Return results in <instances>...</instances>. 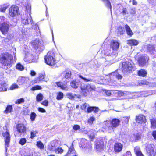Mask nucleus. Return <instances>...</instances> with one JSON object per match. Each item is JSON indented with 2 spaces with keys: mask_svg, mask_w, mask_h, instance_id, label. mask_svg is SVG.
Instances as JSON below:
<instances>
[{
  "mask_svg": "<svg viewBox=\"0 0 156 156\" xmlns=\"http://www.w3.org/2000/svg\"><path fill=\"white\" fill-rule=\"evenodd\" d=\"M48 149L51 151H54L55 149V144L54 141L51 142L50 144L48 145Z\"/></svg>",
  "mask_w": 156,
  "mask_h": 156,
  "instance_id": "obj_24",
  "label": "nucleus"
},
{
  "mask_svg": "<svg viewBox=\"0 0 156 156\" xmlns=\"http://www.w3.org/2000/svg\"><path fill=\"white\" fill-rule=\"evenodd\" d=\"M95 120V118L93 117H90L88 121L89 123L91 124L93 123L94 121Z\"/></svg>",
  "mask_w": 156,
  "mask_h": 156,
  "instance_id": "obj_59",
  "label": "nucleus"
},
{
  "mask_svg": "<svg viewBox=\"0 0 156 156\" xmlns=\"http://www.w3.org/2000/svg\"><path fill=\"white\" fill-rule=\"evenodd\" d=\"M66 96L67 98H69L70 99H73L75 98L77 95L75 94H73L72 93H68L66 94Z\"/></svg>",
  "mask_w": 156,
  "mask_h": 156,
  "instance_id": "obj_28",
  "label": "nucleus"
},
{
  "mask_svg": "<svg viewBox=\"0 0 156 156\" xmlns=\"http://www.w3.org/2000/svg\"><path fill=\"white\" fill-rule=\"evenodd\" d=\"M71 75V72L70 71H66L65 73V77L66 78L70 77Z\"/></svg>",
  "mask_w": 156,
  "mask_h": 156,
  "instance_id": "obj_49",
  "label": "nucleus"
},
{
  "mask_svg": "<svg viewBox=\"0 0 156 156\" xmlns=\"http://www.w3.org/2000/svg\"><path fill=\"white\" fill-rule=\"evenodd\" d=\"M152 92L151 91H143L142 92V93L143 94H145L144 95V96L147 97L149 95H151L153 94Z\"/></svg>",
  "mask_w": 156,
  "mask_h": 156,
  "instance_id": "obj_45",
  "label": "nucleus"
},
{
  "mask_svg": "<svg viewBox=\"0 0 156 156\" xmlns=\"http://www.w3.org/2000/svg\"><path fill=\"white\" fill-rule=\"evenodd\" d=\"M36 145L38 148L41 149H43L44 148V144L41 141L37 142Z\"/></svg>",
  "mask_w": 156,
  "mask_h": 156,
  "instance_id": "obj_41",
  "label": "nucleus"
},
{
  "mask_svg": "<svg viewBox=\"0 0 156 156\" xmlns=\"http://www.w3.org/2000/svg\"><path fill=\"white\" fill-rule=\"evenodd\" d=\"M93 111L95 113H97L99 111V108L98 107H93Z\"/></svg>",
  "mask_w": 156,
  "mask_h": 156,
  "instance_id": "obj_62",
  "label": "nucleus"
},
{
  "mask_svg": "<svg viewBox=\"0 0 156 156\" xmlns=\"http://www.w3.org/2000/svg\"><path fill=\"white\" fill-rule=\"evenodd\" d=\"M70 85L71 86L74 88L76 89L79 86V83L78 82H76V81H73L70 83Z\"/></svg>",
  "mask_w": 156,
  "mask_h": 156,
  "instance_id": "obj_33",
  "label": "nucleus"
},
{
  "mask_svg": "<svg viewBox=\"0 0 156 156\" xmlns=\"http://www.w3.org/2000/svg\"><path fill=\"white\" fill-rule=\"evenodd\" d=\"M6 19L3 16H0V23L3 22H5L6 21Z\"/></svg>",
  "mask_w": 156,
  "mask_h": 156,
  "instance_id": "obj_60",
  "label": "nucleus"
},
{
  "mask_svg": "<svg viewBox=\"0 0 156 156\" xmlns=\"http://www.w3.org/2000/svg\"><path fill=\"white\" fill-rule=\"evenodd\" d=\"M16 69L20 71H22L24 69V66L20 63H18L16 66Z\"/></svg>",
  "mask_w": 156,
  "mask_h": 156,
  "instance_id": "obj_43",
  "label": "nucleus"
},
{
  "mask_svg": "<svg viewBox=\"0 0 156 156\" xmlns=\"http://www.w3.org/2000/svg\"><path fill=\"white\" fill-rule=\"evenodd\" d=\"M45 77L44 73H41L39 74V77H38V80H42L44 79Z\"/></svg>",
  "mask_w": 156,
  "mask_h": 156,
  "instance_id": "obj_53",
  "label": "nucleus"
},
{
  "mask_svg": "<svg viewBox=\"0 0 156 156\" xmlns=\"http://www.w3.org/2000/svg\"><path fill=\"white\" fill-rule=\"evenodd\" d=\"M112 92H114V91L113 90H106L105 91V93L107 95L109 96L112 94Z\"/></svg>",
  "mask_w": 156,
  "mask_h": 156,
  "instance_id": "obj_58",
  "label": "nucleus"
},
{
  "mask_svg": "<svg viewBox=\"0 0 156 156\" xmlns=\"http://www.w3.org/2000/svg\"><path fill=\"white\" fill-rule=\"evenodd\" d=\"M104 124L105 126L106 129L114 131V128H113L111 121H105Z\"/></svg>",
  "mask_w": 156,
  "mask_h": 156,
  "instance_id": "obj_17",
  "label": "nucleus"
},
{
  "mask_svg": "<svg viewBox=\"0 0 156 156\" xmlns=\"http://www.w3.org/2000/svg\"><path fill=\"white\" fill-rule=\"evenodd\" d=\"M146 147L147 154L149 156H154L156 154V149L154 145L148 144Z\"/></svg>",
  "mask_w": 156,
  "mask_h": 156,
  "instance_id": "obj_6",
  "label": "nucleus"
},
{
  "mask_svg": "<svg viewBox=\"0 0 156 156\" xmlns=\"http://www.w3.org/2000/svg\"><path fill=\"white\" fill-rule=\"evenodd\" d=\"M103 147V142L102 141L96 143V149L100 151L102 149Z\"/></svg>",
  "mask_w": 156,
  "mask_h": 156,
  "instance_id": "obj_26",
  "label": "nucleus"
},
{
  "mask_svg": "<svg viewBox=\"0 0 156 156\" xmlns=\"http://www.w3.org/2000/svg\"><path fill=\"white\" fill-rule=\"evenodd\" d=\"M104 2L105 5L108 8H110L112 13L111 5L109 0H101Z\"/></svg>",
  "mask_w": 156,
  "mask_h": 156,
  "instance_id": "obj_25",
  "label": "nucleus"
},
{
  "mask_svg": "<svg viewBox=\"0 0 156 156\" xmlns=\"http://www.w3.org/2000/svg\"><path fill=\"white\" fill-rule=\"evenodd\" d=\"M134 151L137 156H144L139 147H136L134 148Z\"/></svg>",
  "mask_w": 156,
  "mask_h": 156,
  "instance_id": "obj_22",
  "label": "nucleus"
},
{
  "mask_svg": "<svg viewBox=\"0 0 156 156\" xmlns=\"http://www.w3.org/2000/svg\"><path fill=\"white\" fill-rule=\"evenodd\" d=\"M26 58H24V60L25 61H28L30 62H33L32 61V55L31 54L27 53V55L26 54Z\"/></svg>",
  "mask_w": 156,
  "mask_h": 156,
  "instance_id": "obj_27",
  "label": "nucleus"
},
{
  "mask_svg": "<svg viewBox=\"0 0 156 156\" xmlns=\"http://www.w3.org/2000/svg\"><path fill=\"white\" fill-rule=\"evenodd\" d=\"M110 45L112 49V55H113L114 57H116L118 54L117 51L119 47V43L115 40H113L111 41Z\"/></svg>",
  "mask_w": 156,
  "mask_h": 156,
  "instance_id": "obj_7",
  "label": "nucleus"
},
{
  "mask_svg": "<svg viewBox=\"0 0 156 156\" xmlns=\"http://www.w3.org/2000/svg\"><path fill=\"white\" fill-rule=\"evenodd\" d=\"M136 69L134 64L132 62L126 61L122 63V69L124 73H130Z\"/></svg>",
  "mask_w": 156,
  "mask_h": 156,
  "instance_id": "obj_2",
  "label": "nucleus"
},
{
  "mask_svg": "<svg viewBox=\"0 0 156 156\" xmlns=\"http://www.w3.org/2000/svg\"><path fill=\"white\" fill-rule=\"evenodd\" d=\"M22 34L23 37L24 38H26L28 36L27 31L23 29L22 30Z\"/></svg>",
  "mask_w": 156,
  "mask_h": 156,
  "instance_id": "obj_46",
  "label": "nucleus"
},
{
  "mask_svg": "<svg viewBox=\"0 0 156 156\" xmlns=\"http://www.w3.org/2000/svg\"><path fill=\"white\" fill-rule=\"evenodd\" d=\"M32 45L35 51L37 53L40 52L44 49V47L42 42L38 39H36L33 41L32 42Z\"/></svg>",
  "mask_w": 156,
  "mask_h": 156,
  "instance_id": "obj_3",
  "label": "nucleus"
},
{
  "mask_svg": "<svg viewBox=\"0 0 156 156\" xmlns=\"http://www.w3.org/2000/svg\"><path fill=\"white\" fill-rule=\"evenodd\" d=\"M136 10L135 8H132L130 11V13L131 14L134 15L136 13Z\"/></svg>",
  "mask_w": 156,
  "mask_h": 156,
  "instance_id": "obj_61",
  "label": "nucleus"
},
{
  "mask_svg": "<svg viewBox=\"0 0 156 156\" xmlns=\"http://www.w3.org/2000/svg\"><path fill=\"white\" fill-rule=\"evenodd\" d=\"M0 61L4 65L10 67L13 62L12 55L7 52L2 53L0 56Z\"/></svg>",
  "mask_w": 156,
  "mask_h": 156,
  "instance_id": "obj_1",
  "label": "nucleus"
},
{
  "mask_svg": "<svg viewBox=\"0 0 156 156\" xmlns=\"http://www.w3.org/2000/svg\"><path fill=\"white\" fill-rule=\"evenodd\" d=\"M81 88L82 90H86L87 91H91L94 89L93 87L89 85H87L86 86H81Z\"/></svg>",
  "mask_w": 156,
  "mask_h": 156,
  "instance_id": "obj_19",
  "label": "nucleus"
},
{
  "mask_svg": "<svg viewBox=\"0 0 156 156\" xmlns=\"http://www.w3.org/2000/svg\"><path fill=\"white\" fill-rule=\"evenodd\" d=\"M36 115L34 112H32L30 115V118L32 121L34 120Z\"/></svg>",
  "mask_w": 156,
  "mask_h": 156,
  "instance_id": "obj_54",
  "label": "nucleus"
},
{
  "mask_svg": "<svg viewBox=\"0 0 156 156\" xmlns=\"http://www.w3.org/2000/svg\"><path fill=\"white\" fill-rule=\"evenodd\" d=\"M25 100L23 98H22L18 99L15 102V103L17 104H19L24 102Z\"/></svg>",
  "mask_w": 156,
  "mask_h": 156,
  "instance_id": "obj_50",
  "label": "nucleus"
},
{
  "mask_svg": "<svg viewBox=\"0 0 156 156\" xmlns=\"http://www.w3.org/2000/svg\"><path fill=\"white\" fill-rule=\"evenodd\" d=\"M54 151L56 153L61 154L63 152L64 150L61 148L58 147L55 148Z\"/></svg>",
  "mask_w": 156,
  "mask_h": 156,
  "instance_id": "obj_44",
  "label": "nucleus"
},
{
  "mask_svg": "<svg viewBox=\"0 0 156 156\" xmlns=\"http://www.w3.org/2000/svg\"><path fill=\"white\" fill-rule=\"evenodd\" d=\"M127 43L131 45H136L138 44V42L136 40L132 39L128 41Z\"/></svg>",
  "mask_w": 156,
  "mask_h": 156,
  "instance_id": "obj_23",
  "label": "nucleus"
},
{
  "mask_svg": "<svg viewBox=\"0 0 156 156\" xmlns=\"http://www.w3.org/2000/svg\"><path fill=\"white\" fill-rule=\"evenodd\" d=\"M10 26L6 22H3L0 23V30L4 35L7 34L9 30Z\"/></svg>",
  "mask_w": 156,
  "mask_h": 156,
  "instance_id": "obj_9",
  "label": "nucleus"
},
{
  "mask_svg": "<svg viewBox=\"0 0 156 156\" xmlns=\"http://www.w3.org/2000/svg\"><path fill=\"white\" fill-rule=\"evenodd\" d=\"M93 108V107L90 106L89 105L87 110V112L88 113L91 112L94 110Z\"/></svg>",
  "mask_w": 156,
  "mask_h": 156,
  "instance_id": "obj_57",
  "label": "nucleus"
},
{
  "mask_svg": "<svg viewBox=\"0 0 156 156\" xmlns=\"http://www.w3.org/2000/svg\"><path fill=\"white\" fill-rule=\"evenodd\" d=\"M73 129L74 130H76L80 129V127L79 125H76L73 126Z\"/></svg>",
  "mask_w": 156,
  "mask_h": 156,
  "instance_id": "obj_64",
  "label": "nucleus"
},
{
  "mask_svg": "<svg viewBox=\"0 0 156 156\" xmlns=\"http://www.w3.org/2000/svg\"><path fill=\"white\" fill-rule=\"evenodd\" d=\"M63 97V94L61 92H58L57 94L56 99L58 100H61L62 99Z\"/></svg>",
  "mask_w": 156,
  "mask_h": 156,
  "instance_id": "obj_36",
  "label": "nucleus"
},
{
  "mask_svg": "<svg viewBox=\"0 0 156 156\" xmlns=\"http://www.w3.org/2000/svg\"><path fill=\"white\" fill-rule=\"evenodd\" d=\"M26 138H23L20 139L19 143L21 145H24L26 142Z\"/></svg>",
  "mask_w": 156,
  "mask_h": 156,
  "instance_id": "obj_52",
  "label": "nucleus"
},
{
  "mask_svg": "<svg viewBox=\"0 0 156 156\" xmlns=\"http://www.w3.org/2000/svg\"><path fill=\"white\" fill-rule=\"evenodd\" d=\"M111 121L113 128L117 127L120 122V120L117 119H113Z\"/></svg>",
  "mask_w": 156,
  "mask_h": 156,
  "instance_id": "obj_18",
  "label": "nucleus"
},
{
  "mask_svg": "<svg viewBox=\"0 0 156 156\" xmlns=\"http://www.w3.org/2000/svg\"><path fill=\"white\" fill-rule=\"evenodd\" d=\"M147 74V73L146 71L144 69L140 70L138 72V74L139 76L143 77L146 76Z\"/></svg>",
  "mask_w": 156,
  "mask_h": 156,
  "instance_id": "obj_32",
  "label": "nucleus"
},
{
  "mask_svg": "<svg viewBox=\"0 0 156 156\" xmlns=\"http://www.w3.org/2000/svg\"><path fill=\"white\" fill-rule=\"evenodd\" d=\"M41 89V87L38 85L36 86L32 87V90H35L38 89Z\"/></svg>",
  "mask_w": 156,
  "mask_h": 156,
  "instance_id": "obj_63",
  "label": "nucleus"
},
{
  "mask_svg": "<svg viewBox=\"0 0 156 156\" xmlns=\"http://www.w3.org/2000/svg\"><path fill=\"white\" fill-rule=\"evenodd\" d=\"M79 77L81 78L80 80L82 82H91L92 81V80L91 79H87L85 77H83L81 75H79Z\"/></svg>",
  "mask_w": 156,
  "mask_h": 156,
  "instance_id": "obj_31",
  "label": "nucleus"
},
{
  "mask_svg": "<svg viewBox=\"0 0 156 156\" xmlns=\"http://www.w3.org/2000/svg\"><path fill=\"white\" fill-rule=\"evenodd\" d=\"M17 131L19 133L22 134L26 132V128L24 124H19L16 126Z\"/></svg>",
  "mask_w": 156,
  "mask_h": 156,
  "instance_id": "obj_12",
  "label": "nucleus"
},
{
  "mask_svg": "<svg viewBox=\"0 0 156 156\" xmlns=\"http://www.w3.org/2000/svg\"><path fill=\"white\" fill-rule=\"evenodd\" d=\"M135 140H138L141 139L140 135L139 134H136L134 135Z\"/></svg>",
  "mask_w": 156,
  "mask_h": 156,
  "instance_id": "obj_56",
  "label": "nucleus"
},
{
  "mask_svg": "<svg viewBox=\"0 0 156 156\" xmlns=\"http://www.w3.org/2000/svg\"><path fill=\"white\" fill-rule=\"evenodd\" d=\"M7 85L6 83L2 82L0 84V92L5 91L7 90Z\"/></svg>",
  "mask_w": 156,
  "mask_h": 156,
  "instance_id": "obj_21",
  "label": "nucleus"
},
{
  "mask_svg": "<svg viewBox=\"0 0 156 156\" xmlns=\"http://www.w3.org/2000/svg\"><path fill=\"white\" fill-rule=\"evenodd\" d=\"M125 28L126 30V33L128 35L131 37L133 34V33L129 26L126 24L125 26Z\"/></svg>",
  "mask_w": 156,
  "mask_h": 156,
  "instance_id": "obj_20",
  "label": "nucleus"
},
{
  "mask_svg": "<svg viewBox=\"0 0 156 156\" xmlns=\"http://www.w3.org/2000/svg\"><path fill=\"white\" fill-rule=\"evenodd\" d=\"M43 95L41 93L38 94L36 97V101L38 102H40L43 99Z\"/></svg>",
  "mask_w": 156,
  "mask_h": 156,
  "instance_id": "obj_40",
  "label": "nucleus"
},
{
  "mask_svg": "<svg viewBox=\"0 0 156 156\" xmlns=\"http://www.w3.org/2000/svg\"><path fill=\"white\" fill-rule=\"evenodd\" d=\"M19 88L18 85L16 84H12L10 87L11 90H13L15 89H17Z\"/></svg>",
  "mask_w": 156,
  "mask_h": 156,
  "instance_id": "obj_55",
  "label": "nucleus"
},
{
  "mask_svg": "<svg viewBox=\"0 0 156 156\" xmlns=\"http://www.w3.org/2000/svg\"><path fill=\"white\" fill-rule=\"evenodd\" d=\"M114 93H115V95L119 96H122L124 94L123 92L121 91H119L118 90H115Z\"/></svg>",
  "mask_w": 156,
  "mask_h": 156,
  "instance_id": "obj_42",
  "label": "nucleus"
},
{
  "mask_svg": "<svg viewBox=\"0 0 156 156\" xmlns=\"http://www.w3.org/2000/svg\"><path fill=\"white\" fill-rule=\"evenodd\" d=\"M9 14L12 17L18 15L19 13V10L18 6L12 5L9 9Z\"/></svg>",
  "mask_w": 156,
  "mask_h": 156,
  "instance_id": "obj_10",
  "label": "nucleus"
},
{
  "mask_svg": "<svg viewBox=\"0 0 156 156\" xmlns=\"http://www.w3.org/2000/svg\"><path fill=\"white\" fill-rule=\"evenodd\" d=\"M154 48L151 45H149L147 46V51L151 53V54H152L153 53H154Z\"/></svg>",
  "mask_w": 156,
  "mask_h": 156,
  "instance_id": "obj_29",
  "label": "nucleus"
},
{
  "mask_svg": "<svg viewBox=\"0 0 156 156\" xmlns=\"http://www.w3.org/2000/svg\"><path fill=\"white\" fill-rule=\"evenodd\" d=\"M4 128L6 129V130L5 131H3V136L4 137L5 141V147L6 150H7V147H9V145L10 140V134L7 130V127L5 126Z\"/></svg>",
  "mask_w": 156,
  "mask_h": 156,
  "instance_id": "obj_8",
  "label": "nucleus"
},
{
  "mask_svg": "<svg viewBox=\"0 0 156 156\" xmlns=\"http://www.w3.org/2000/svg\"><path fill=\"white\" fill-rule=\"evenodd\" d=\"M22 23L23 24L25 25L30 24L32 27L34 25L30 14H25L23 16L22 18Z\"/></svg>",
  "mask_w": 156,
  "mask_h": 156,
  "instance_id": "obj_5",
  "label": "nucleus"
},
{
  "mask_svg": "<svg viewBox=\"0 0 156 156\" xmlns=\"http://www.w3.org/2000/svg\"><path fill=\"white\" fill-rule=\"evenodd\" d=\"M94 131L93 129L90 130L89 132H87L88 134H89L90 133H92L90 134L89 135L90 138L91 139V140L92 141L95 138V135H94Z\"/></svg>",
  "mask_w": 156,
  "mask_h": 156,
  "instance_id": "obj_34",
  "label": "nucleus"
},
{
  "mask_svg": "<svg viewBox=\"0 0 156 156\" xmlns=\"http://www.w3.org/2000/svg\"><path fill=\"white\" fill-rule=\"evenodd\" d=\"M74 151V147L73 146V143L72 144V146H70L69 149V151L67 152L66 154L65 155V156H67L69 154H70L71 153L73 152V151Z\"/></svg>",
  "mask_w": 156,
  "mask_h": 156,
  "instance_id": "obj_37",
  "label": "nucleus"
},
{
  "mask_svg": "<svg viewBox=\"0 0 156 156\" xmlns=\"http://www.w3.org/2000/svg\"><path fill=\"white\" fill-rule=\"evenodd\" d=\"M123 145L120 143H116L114 145V150L115 152H119L121 151L122 149Z\"/></svg>",
  "mask_w": 156,
  "mask_h": 156,
  "instance_id": "obj_14",
  "label": "nucleus"
},
{
  "mask_svg": "<svg viewBox=\"0 0 156 156\" xmlns=\"http://www.w3.org/2000/svg\"><path fill=\"white\" fill-rule=\"evenodd\" d=\"M38 133L37 131H32L30 133V138L33 139L34 137L36 136V135Z\"/></svg>",
  "mask_w": 156,
  "mask_h": 156,
  "instance_id": "obj_51",
  "label": "nucleus"
},
{
  "mask_svg": "<svg viewBox=\"0 0 156 156\" xmlns=\"http://www.w3.org/2000/svg\"><path fill=\"white\" fill-rule=\"evenodd\" d=\"M149 59V57L147 56H141L138 60V62L140 66H144Z\"/></svg>",
  "mask_w": 156,
  "mask_h": 156,
  "instance_id": "obj_11",
  "label": "nucleus"
},
{
  "mask_svg": "<svg viewBox=\"0 0 156 156\" xmlns=\"http://www.w3.org/2000/svg\"><path fill=\"white\" fill-rule=\"evenodd\" d=\"M89 105L88 104L85 103L84 104H83L81 105V108L82 110L85 111L86 109L87 110Z\"/></svg>",
  "mask_w": 156,
  "mask_h": 156,
  "instance_id": "obj_39",
  "label": "nucleus"
},
{
  "mask_svg": "<svg viewBox=\"0 0 156 156\" xmlns=\"http://www.w3.org/2000/svg\"><path fill=\"white\" fill-rule=\"evenodd\" d=\"M151 127L152 128H156V119H150Z\"/></svg>",
  "mask_w": 156,
  "mask_h": 156,
  "instance_id": "obj_30",
  "label": "nucleus"
},
{
  "mask_svg": "<svg viewBox=\"0 0 156 156\" xmlns=\"http://www.w3.org/2000/svg\"><path fill=\"white\" fill-rule=\"evenodd\" d=\"M8 6L7 4H4L0 6V11L4 12L7 8Z\"/></svg>",
  "mask_w": 156,
  "mask_h": 156,
  "instance_id": "obj_38",
  "label": "nucleus"
},
{
  "mask_svg": "<svg viewBox=\"0 0 156 156\" xmlns=\"http://www.w3.org/2000/svg\"><path fill=\"white\" fill-rule=\"evenodd\" d=\"M104 54L106 55L110 56L112 58V59L115 58L116 57H114L112 53V48L107 49L104 51Z\"/></svg>",
  "mask_w": 156,
  "mask_h": 156,
  "instance_id": "obj_16",
  "label": "nucleus"
},
{
  "mask_svg": "<svg viewBox=\"0 0 156 156\" xmlns=\"http://www.w3.org/2000/svg\"><path fill=\"white\" fill-rule=\"evenodd\" d=\"M26 11L27 12V14H30L31 10V6L29 5H27L26 7Z\"/></svg>",
  "mask_w": 156,
  "mask_h": 156,
  "instance_id": "obj_48",
  "label": "nucleus"
},
{
  "mask_svg": "<svg viewBox=\"0 0 156 156\" xmlns=\"http://www.w3.org/2000/svg\"><path fill=\"white\" fill-rule=\"evenodd\" d=\"M12 110V108L11 105H8L6 109V110L4 111V113L7 114L9 112H10Z\"/></svg>",
  "mask_w": 156,
  "mask_h": 156,
  "instance_id": "obj_35",
  "label": "nucleus"
},
{
  "mask_svg": "<svg viewBox=\"0 0 156 156\" xmlns=\"http://www.w3.org/2000/svg\"><path fill=\"white\" fill-rule=\"evenodd\" d=\"M56 84L58 87L65 90H67L69 88L66 84L61 82H57Z\"/></svg>",
  "mask_w": 156,
  "mask_h": 156,
  "instance_id": "obj_15",
  "label": "nucleus"
},
{
  "mask_svg": "<svg viewBox=\"0 0 156 156\" xmlns=\"http://www.w3.org/2000/svg\"><path fill=\"white\" fill-rule=\"evenodd\" d=\"M53 54L52 52H49L44 57L45 63L51 66H54L56 63L55 58L52 55Z\"/></svg>",
  "mask_w": 156,
  "mask_h": 156,
  "instance_id": "obj_4",
  "label": "nucleus"
},
{
  "mask_svg": "<svg viewBox=\"0 0 156 156\" xmlns=\"http://www.w3.org/2000/svg\"><path fill=\"white\" fill-rule=\"evenodd\" d=\"M146 119L145 116L142 115H140L136 116V121L138 123H142L146 122Z\"/></svg>",
  "mask_w": 156,
  "mask_h": 156,
  "instance_id": "obj_13",
  "label": "nucleus"
},
{
  "mask_svg": "<svg viewBox=\"0 0 156 156\" xmlns=\"http://www.w3.org/2000/svg\"><path fill=\"white\" fill-rule=\"evenodd\" d=\"M118 30L119 32V33L120 34H123L125 32L124 28L122 27H119L118 28Z\"/></svg>",
  "mask_w": 156,
  "mask_h": 156,
  "instance_id": "obj_47",
  "label": "nucleus"
}]
</instances>
